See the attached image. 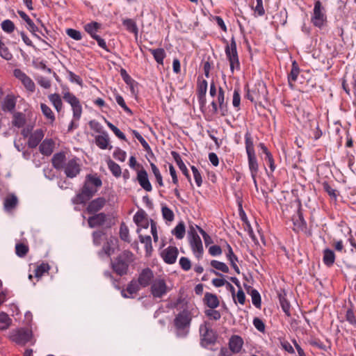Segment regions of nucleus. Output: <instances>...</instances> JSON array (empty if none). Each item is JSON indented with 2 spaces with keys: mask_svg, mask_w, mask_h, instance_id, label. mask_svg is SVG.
Segmentation results:
<instances>
[{
  "mask_svg": "<svg viewBox=\"0 0 356 356\" xmlns=\"http://www.w3.org/2000/svg\"><path fill=\"white\" fill-rule=\"evenodd\" d=\"M50 266L47 263H42L38 265L34 270L35 277L38 279L42 277L44 273H48Z\"/></svg>",
  "mask_w": 356,
  "mask_h": 356,
  "instance_id": "a18cd8bd",
  "label": "nucleus"
},
{
  "mask_svg": "<svg viewBox=\"0 0 356 356\" xmlns=\"http://www.w3.org/2000/svg\"><path fill=\"white\" fill-rule=\"evenodd\" d=\"M104 235L105 233L100 230L93 232L92 234L93 244L96 246H99Z\"/></svg>",
  "mask_w": 356,
  "mask_h": 356,
  "instance_id": "4d7b16f0",
  "label": "nucleus"
},
{
  "mask_svg": "<svg viewBox=\"0 0 356 356\" xmlns=\"http://www.w3.org/2000/svg\"><path fill=\"white\" fill-rule=\"evenodd\" d=\"M190 246L195 257L200 259L202 257L204 248L202 240L199 235L193 230L191 232Z\"/></svg>",
  "mask_w": 356,
  "mask_h": 356,
  "instance_id": "9b49d317",
  "label": "nucleus"
},
{
  "mask_svg": "<svg viewBox=\"0 0 356 356\" xmlns=\"http://www.w3.org/2000/svg\"><path fill=\"white\" fill-rule=\"evenodd\" d=\"M88 224L90 228L100 226L111 227L113 225L110 216L103 212L92 214L88 219Z\"/></svg>",
  "mask_w": 356,
  "mask_h": 356,
  "instance_id": "9d476101",
  "label": "nucleus"
},
{
  "mask_svg": "<svg viewBox=\"0 0 356 356\" xmlns=\"http://www.w3.org/2000/svg\"><path fill=\"white\" fill-rule=\"evenodd\" d=\"M211 104L215 113H217L219 111L222 116H226L228 114V106L225 101V90L222 87H219L216 99L213 100Z\"/></svg>",
  "mask_w": 356,
  "mask_h": 356,
  "instance_id": "6e6552de",
  "label": "nucleus"
},
{
  "mask_svg": "<svg viewBox=\"0 0 356 356\" xmlns=\"http://www.w3.org/2000/svg\"><path fill=\"white\" fill-rule=\"evenodd\" d=\"M293 224V230L297 233L303 232L306 229L307 223L304 220L302 213L300 210L292 217Z\"/></svg>",
  "mask_w": 356,
  "mask_h": 356,
  "instance_id": "aec40b11",
  "label": "nucleus"
},
{
  "mask_svg": "<svg viewBox=\"0 0 356 356\" xmlns=\"http://www.w3.org/2000/svg\"><path fill=\"white\" fill-rule=\"evenodd\" d=\"M1 29L8 33H11L15 30V24L10 19H6L1 22Z\"/></svg>",
  "mask_w": 356,
  "mask_h": 356,
  "instance_id": "052dcab7",
  "label": "nucleus"
},
{
  "mask_svg": "<svg viewBox=\"0 0 356 356\" xmlns=\"http://www.w3.org/2000/svg\"><path fill=\"white\" fill-rule=\"evenodd\" d=\"M346 320L351 325H356V313L352 309L346 311Z\"/></svg>",
  "mask_w": 356,
  "mask_h": 356,
  "instance_id": "774afa93",
  "label": "nucleus"
},
{
  "mask_svg": "<svg viewBox=\"0 0 356 356\" xmlns=\"http://www.w3.org/2000/svg\"><path fill=\"white\" fill-rule=\"evenodd\" d=\"M0 56L6 60H10L13 58V54L3 42L1 35H0Z\"/></svg>",
  "mask_w": 356,
  "mask_h": 356,
  "instance_id": "79ce46f5",
  "label": "nucleus"
},
{
  "mask_svg": "<svg viewBox=\"0 0 356 356\" xmlns=\"http://www.w3.org/2000/svg\"><path fill=\"white\" fill-rule=\"evenodd\" d=\"M246 97L252 102H257L260 101L261 99H264L265 95L263 92L261 94L259 92V89L257 88H254L251 90L248 89Z\"/></svg>",
  "mask_w": 356,
  "mask_h": 356,
  "instance_id": "58836bf2",
  "label": "nucleus"
},
{
  "mask_svg": "<svg viewBox=\"0 0 356 356\" xmlns=\"http://www.w3.org/2000/svg\"><path fill=\"white\" fill-rule=\"evenodd\" d=\"M178 254V249L175 246H168L167 248L164 249L161 253L162 259L168 264H175L177 261Z\"/></svg>",
  "mask_w": 356,
  "mask_h": 356,
  "instance_id": "dca6fc26",
  "label": "nucleus"
},
{
  "mask_svg": "<svg viewBox=\"0 0 356 356\" xmlns=\"http://www.w3.org/2000/svg\"><path fill=\"white\" fill-rule=\"evenodd\" d=\"M44 131L41 129H36L30 136L28 140V146L30 148L36 147L44 137Z\"/></svg>",
  "mask_w": 356,
  "mask_h": 356,
  "instance_id": "4be33fe9",
  "label": "nucleus"
},
{
  "mask_svg": "<svg viewBox=\"0 0 356 356\" xmlns=\"http://www.w3.org/2000/svg\"><path fill=\"white\" fill-rule=\"evenodd\" d=\"M108 168L113 174V175L115 177H120L122 174V170L120 166L114 162L113 161L109 159L107 161Z\"/></svg>",
  "mask_w": 356,
  "mask_h": 356,
  "instance_id": "49530a36",
  "label": "nucleus"
},
{
  "mask_svg": "<svg viewBox=\"0 0 356 356\" xmlns=\"http://www.w3.org/2000/svg\"><path fill=\"white\" fill-rule=\"evenodd\" d=\"M120 237L122 241L129 242V229L124 222L120 225Z\"/></svg>",
  "mask_w": 356,
  "mask_h": 356,
  "instance_id": "13d9d810",
  "label": "nucleus"
},
{
  "mask_svg": "<svg viewBox=\"0 0 356 356\" xmlns=\"http://www.w3.org/2000/svg\"><path fill=\"white\" fill-rule=\"evenodd\" d=\"M19 17L24 19L26 23V29L33 33V35L38 38L39 36L35 33L38 31V28L35 26L33 20L29 17V15L22 10L17 11Z\"/></svg>",
  "mask_w": 356,
  "mask_h": 356,
  "instance_id": "a878e982",
  "label": "nucleus"
},
{
  "mask_svg": "<svg viewBox=\"0 0 356 356\" xmlns=\"http://www.w3.org/2000/svg\"><path fill=\"white\" fill-rule=\"evenodd\" d=\"M106 124L109 129L115 134L117 137L124 140H126L125 135L117 127L108 121H106Z\"/></svg>",
  "mask_w": 356,
  "mask_h": 356,
  "instance_id": "0e129e2a",
  "label": "nucleus"
},
{
  "mask_svg": "<svg viewBox=\"0 0 356 356\" xmlns=\"http://www.w3.org/2000/svg\"><path fill=\"white\" fill-rule=\"evenodd\" d=\"M172 156L173 157L174 160L177 163V165L179 166V168L182 172V173L186 176L187 179L189 182L191 183V178L188 172V170L184 163L183 162L180 155L177 152L172 151L171 152Z\"/></svg>",
  "mask_w": 356,
  "mask_h": 356,
  "instance_id": "c85d7f7f",
  "label": "nucleus"
},
{
  "mask_svg": "<svg viewBox=\"0 0 356 356\" xmlns=\"http://www.w3.org/2000/svg\"><path fill=\"white\" fill-rule=\"evenodd\" d=\"M117 243V239L113 237H111L106 240V242L104 244L102 250L99 252V254L102 253H104L108 257H111L112 254L114 253L115 248Z\"/></svg>",
  "mask_w": 356,
  "mask_h": 356,
  "instance_id": "7c9ffc66",
  "label": "nucleus"
},
{
  "mask_svg": "<svg viewBox=\"0 0 356 356\" xmlns=\"http://www.w3.org/2000/svg\"><path fill=\"white\" fill-rule=\"evenodd\" d=\"M280 302L283 312L286 314V316H289L291 315V305L289 302L285 298L284 296H280Z\"/></svg>",
  "mask_w": 356,
  "mask_h": 356,
  "instance_id": "bf43d9fd",
  "label": "nucleus"
},
{
  "mask_svg": "<svg viewBox=\"0 0 356 356\" xmlns=\"http://www.w3.org/2000/svg\"><path fill=\"white\" fill-rule=\"evenodd\" d=\"M335 261V254L330 249H325L323 251V261L327 266H332Z\"/></svg>",
  "mask_w": 356,
  "mask_h": 356,
  "instance_id": "ea45409f",
  "label": "nucleus"
},
{
  "mask_svg": "<svg viewBox=\"0 0 356 356\" xmlns=\"http://www.w3.org/2000/svg\"><path fill=\"white\" fill-rule=\"evenodd\" d=\"M9 339L17 345L24 346L28 343L34 344L32 332L24 328H20L12 330L9 335Z\"/></svg>",
  "mask_w": 356,
  "mask_h": 356,
  "instance_id": "39448f33",
  "label": "nucleus"
},
{
  "mask_svg": "<svg viewBox=\"0 0 356 356\" xmlns=\"http://www.w3.org/2000/svg\"><path fill=\"white\" fill-rule=\"evenodd\" d=\"M226 246L227 248V258L229 261L230 264H231L232 267L234 268V270H235V272L237 274H239L240 270H239L238 266L236 264V261H238V257L234 254V253L232 250V248L229 244L226 243Z\"/></svg>",
  "mask_w": 356,
  "mask_h": 356,
  "instance_id": "72a5a7b5",
  "label": "nucleus"
},
{
  "mask_svg": "<svg viewBox=\"0 0 356 356\" xmlns=\"http://www.w3.org/2000/svg\"><path fill=\"white\" fill-rule=\"evenodd\" d=\"M65 161L66 156L64 152L56 153L51 159L52 165L58 170H63L66 163Z\"/></svg>",
  "mask_w": 356,
  "mask_h": 356,
  "instance_id": "bb28decb",
  "label": "nucleus"
},
{
  "mask_svg": "<svg viewBox=\"0 0 356 356\" xmlns=\"http://www.w3.org/2000/svg\"><path fill=\"white\" fill-rule=\"evenodd\" d=\"M136 180L145 191L147 192L152 191V186L149 180L147 172L143 166L137 171Z\"/></svg>",
  "mask_w": 356,
  "mask_h": 356,
  "instance_id": "2eb2a0df",
  "label": "nucleus"
},
{
  "mask_svg": "<svg viewBox=\"0 0 356 356\" xmlns=\"http://www.w3.org/2000/svg\"><path fill=\"white\" fill-rule=\"evenodd\" d=\"M16 98L13 95H7L1 103V108L4 112H13L16 106Z\"/></svg>",
  "mask_w": 356,
  "mask_h": 356,
  "instance_id": "393cba45",
  "label": "nucleus"
},
{
  "mask_svg": "<svg viewBox=\"0 0 356 356\" xmlns=\"http://www.w3.org/2000/svg\"><path fill=\"white\" fill-rule=\"evenodd\" d=\"M204 302L209 309H216L220 305L218 296L216 294L209 292L204 294Z\"/></svg>",
  "mask_w": 356,
  "mask_h": 356,
  "instance_id": "c756f323",
  "label": "nucleus"
},
{
  "mask_svg": "<svg viewBox=\"0 0 356 356\" xmlns=\"http://www.w3.org/2000/svg\"><path fill=\"white\" fill-rule=\"evenodd\" d=\"M200 334L202 343L204 345L213 344L216 341V338L215 332L207 323L200 326Z\"/></svg>",
  "mask_w": 356,
  "mask_h": 356,
  "instance_id": "ddd939ff",
  "label": "nucleus"
},
{
  "mask_svg": "<svg viewBox=\"0 0 356 356\" xmlns=\"http://www.w3.org/2000/svg\"><path fill=\"white\" fill-rule=\"evenodd\" d=\"M55 143L52 139H44L39 147L40 152L42 154L49 156L52 154L54 149Z\"/></svg>",
  "mask_w": 356,
  "mask_h": 356,
  "instance_id": "cd10ccee",
  "label": "nucleus"
},
{
  "mask_svg": "<svg viewBox=\"0 0 356 356\" xmlns=\"http://www.w3.org/2000/svg\"><path fill=\"white\" fill-rule=\"evenodd\" d=\"M225 42L226 43L225 52L229 62L230 70L233 74L235 69L238 70H240V62L236 49V42L234 38H232L230 43H228L226 40H225Z\"/></svg>",
  "mask_w": 356,
  "mask_h": 356,
  "instance_id": "20e7f679",
  "label": "nucleus"
},
{
  "mask_svg": "<svg viewBox=\"0 0 356 356\" xmlns=\"http://www.w3.org/2000/svg\"><path fill=\"white\" fill-rule=\"evenodd\" d=\"M48 98L56 111L60 113L63 110V107L60 95L58 93H54L49 95Z\"/></svg>",
  "mask_w": 356,
  "mask_h": 356,
  "instance_id": "4c0bfd02",
  "label": "nucleus"
},
{
  "mask_svg": "<svg viewBox=\"0 0 356 356\" xmlns=\"http://www.w3.org/2000/svg\"><path fill=\"white\" fill-rule=\"evenodd\" d=\"M172 234L178 239H181L185 235V225L183 222H180L172 230Z\"/></svg>",
  "mask_w": 356,
  "mask_h": 356,
  "instance_id": "603ef678",
  "label": "nucleus"
},
{
  "mask_svg": "<svg viewBox=\"0 0 356 356\" xmlns=\"http://www.w3.org/2000/svg\"><path fill=\"white\" fill-rule=\"evenodd\" d=\"M311 21L315 26L318 28L323 27L327 22L325 8L320 1H316L314 3Z\"/></svg>",
  "mask_w": 356,
  "mask_h": 356,
  "instance_id": "1a4fd4ad",
  "label": "nucleus"
},
{
  "mask_svg": "<svg viewBox=\"0 0 356 356\" xmlns=\"http://www.w3.org/2000/svg\"><path fill=\"white\" fill-rule=\"evenodd\" d=\"M66 34L71 38L75 40H81L82 39V34L79 31L74 29H66Z\"/></svg>",
  "mask_w": 356,
  "mask_h": 356,
  "instance_id": "338daca9",
  "label": "nucleus"
},
{
  "mask_svg": "<svg viewBox=\"0 0 356 356\" xmlns=\"http://www.w3.org/2000/svg\"><path fill=\"white\" fill-rule=\"evenodd\" d=\"M232 104L236 111L240 110L241 95H240V89L238 88H234V90L233 92Z\"/></svg>",
  "mask_w": 356,
  "mask_h": 356,
  "instance_id": "6e6d98bb",
  "label": "nucleus"
},
{
  "mask_svg": "<svg viewBox=\"0 0 356 356\" xmlns=\"http://www.w3.org/2000/svg\"><path fill=\"white\" fill-rule=\"evenodd\" d=\"M170 291L164 277H157L152 282L150 292L154 298H161Z\"/></svg>",
  "mask_w": 356,
  "mask_h": 356,
  "instance_id": "0eeeda50",
  "label": "nucleus"
},
{
  "mask_svg": "<svg viewBox=\"0 0 356 356\" xmlns=\"http://www.w3.org/2000/svg\"><path fill=\"white\" fill-rule=\"evenodd\" d=\"M207 86V81L200 77H198L197 83V95H206Z\"/></svg>",
  "mask_w": 356,
  "mask_h": 356,
  "instance_id": "3c124183",
  "label": "nucleus"
},
{
  "mask_svg": "<svg viewBox=\"0 0 356 356\" xmlns=\"http://www.w3.org/2000/svg\"><path fill=\"white\" fill-rule=\"evenodd\" d=\"M65 175L69 178L76 177L81 172L79 159L74 157L70 159L63 168Z\"/></svg>",
  "mask_w": 356,
  "mask_h": 356,
  "instance_id": "f8f14e48",
  "label": "nucleus"
},
{
  "mask_svg": "<svg viewBox=\"0 0 356 356\" xmlns=\"http://www.w3.org/2000/svg\"><path fill=\"white\" fill-rule=\"evenodd\" d=\"M143 287L136 279H133L127 284L125 290H122L121 294L125 298H134V295L136 294Z\"/></svg>",
  "mask_w": 356,
  "mask_h": 356,
  "instance_id": "6ab92c4d",
  "label": "nucleus"
},
{
  "mask_svg": "<svg viewBox=\"0 0 356 356\" xmlns=\"http://www.w3.org/2000/svg\"><path fill=\"white\" fill-rule=\"evenodd\" d=\"M211 266L216 270H220L222 273H228L229 267L226 265V264L219 261L217 260H212L211 261Z\"/></svg>",
  "mask_w": 356,
  "mask_h": 356,
  "instance_id": "5fc2aeb1",
  "label": "nucleus"
},
{
  "mask_svg": "<svg viewBox=\"0 0 356 356\" xmlns=\"http://www.w3.org/2000/svg\"><path fill=\"white\" fill-rule=\"evenodd\" d=\"M12 320L6 313H0V330H6L11 325Z\"/></svg>",
  "mask_w": 356,
  "mask_h": 356,
  "instance_id": "de8ad7c7",
  "label": "nucleus"
},
{
  "mask_svg": "<svg viewBox=\"0 0 356 356\" xmlns=\"http://www.w3.org/2000/svg\"><path fill=\"white\" fill-rule=\"evenodd\" d=\"M248 293H250L252 298V302L254 307L260 309L261 305V299L258 291L254 289H251V290L250 291H248Z\"/></svg>",
  "mask_w": 356,
  "mask_h": 356,
  "instance_id": "c03bdc74",
  "label": "nucleus"
},
{
  "mask_svg": "<svg viewBox=\"0 0 356 356\" xmlns=\"http://www.w3.org/2000/svg\"><path fill=\"white\" fill-rule=\"evenodd\" d=\"M244 138L247 155L255 154L254 141L251 133L249 131H247L245 134Z\"/></svg>",
  "mask_w": 356,
  "mask_h": 356,
  "instance_id": "c9c22d12",
  "label": "nucleus"
},
{
  "mask_svg": "<svg viewBox=\"0 0 356 356\" xmlns=\"http://www.w3.org/2000/svg\"><path fill=\"white\" fill-rule=\"evenodd\" d=\"M109 143V136L106 131H102L101 135H98L95 137V144L102 149H111L112 146L110 145Z\"/></svg>",
  "mask_w": 356,
  "mask_h": 356,
  "instance_id": "b1692460",
  "label": "nucleus"
},
{
  "mask_svg": "<svg viewBox=\"0 0 356 356\" xmlns=\"http://www.w3.org/2000/svg\"><path fill=\"white\" fill-rule=\"evenodd\" d=\"M29 250V246L24 243H17L15 245V253L19 257H24Z\"/></svg>",
  "mask_w": 356,
  "mask_h": 356,
  "instance_id": "864d4df0",
  "label": "nucleus"
},
{
  "mask_svg": "<svg viewBox=\"0 0 356 356\" xmlns=\"http://www.w3.org/2000/svg\"><path fill=\"white\" fill-rule=\"evenodd\" d=\"M26 122L25 114L21 112L15 113L13 115L12 124L13 126L22 128Z\"/></svg>",
  "mask_w": 356,
  "mask_h": 356,
  "instance_id": "e433bc0d",
  "label": "nucleus"
},
{
  "mask_svg": "<svg viewBox=\"0 0 356 356\" xmlns=\"http://www.w3.org/2000/svg\"><path fill=\"white\" fill-rule=\"evenodd\" d=\"M18 203L17 196L13 193L8 194L3 202V207L6 211H10L15 209Z\"/></svg>",
  "mask_w": 356,
  "mask_h": 356,
  "instance_id": "f704fd0d",
  "label": "nucleus"
},
{
  "mask_svg": "<svg viewBox=\"0 0 356 356\" xmlns=\"http://www.w3.org/2000/svg\"><path fill=\"white\" fill-rule=\"evenodd\" d=\"M191 320V313L186 309L175 316L173 323L177 337L183 338L188 335Z\"/></svg>",
  "mask_w": 356,
  "mask_h": 356,
  "instance_id": "7ed1b4c3",
  "label": "nucleus"
},
{
  "mask_svg": "<svg viewBox=\"0 0 356 356\" xmlns=\"http://www.w3.org/2000/svg\"><path fill=\"white\" fill-rule=\"evenodd\" d=\"M102 186V179L97 174L87 175L80 192L74 198V203L77 204L86 203L97 193Z\"/></svg>",
  "mask_w": 356,
  "mask_h": 356,
  "instance_id": "f257e3e1",
  "label": "nucleus"
},
{
  "mask_svg": "<svg viewBox=\"0 0 356 356\" xmlns=\"http://www.w3.org/2000/svg\"><path fill=\"white\" fill-rule=\"evenodd\" d=\"M149 51L153 55L155 60L161 65H163V60L165 57V52L163 49L158 48V49H150Z\"/></svg>",
  "mask_w": 356,
  "mask_h": 356,
  "instance_id": "a19ab883",
  "label": "nucleus"
},
{
  "mask_svg": "<svg viewBox=\"0 0 356 356\" xmlns=\"http://www.w3.org/2000/svg\"><path fill=\"white\" fill-rule=\"evenodd\" d=\"M179 264L181 269L184 271H188L191 268V262L188 257H181L179 259Z\"/></svg>",
  "mask_w": 356,
  "mask_h": 356,
  "instance_id": "69168bd1",
  "label": "nucleus"
},
{
  "mask_svg": "<svg viewBox=\"0 0 356 356\" xmlns=\"http://www.w3.org/2000/svg\"><path fill=\"white\" fill-rule=\"evenodd\" d=\"M63 98L65 102L71 106L74 120H79L83 112L82 106L79 99L73 93L70 92L68 88H67L65 90L63 91Z\"/></svg>",
  "mask_w": 356,
  "mask_h": 356,
  "instance_id": "423d86ee",
  "label": "nucleus"
},
{
  "mask_svg": "<svg viewBox=\"0 0 356 356\" xmlns=\"http://www.w3.org/2000/svg\"><path fill=\"white\" fill-rule=\"evenodd\" d=\"M243 339L238 335H232L229 339V348L232 353H239L243 346Z\"/></svg>",
  "mask_w": 356,
  "mask_h": 356,
  "instance_id": "412c9836",
  "label": "nucleus"
},
{
  "mask_svg": "<svg viewBox=\"0 0 356 356\" xmlns=\"http://www.w3.org/2000/svg\"><path fill=\"white\" fill-rule=\"evenodd\" d=\"M106 203V200L104 197H97L88 203L86 207V212L89 214L97 213L104 208Z\"/></svg>",
  "mask_w": 356,
  "mask_h": 356,
  "instance_id": "a211bd4d",
  "label": "nucleus"
},
{
  "mask_svg": "<svg viewBox=\"0 0 356 356\" xmlns=\"http://www.w3.org/2000/svg\"><path fill=\"white\" fill-rule=\"evenodd\" d=\"M163 217L165 220L168 221H172L175 218V215L173 211L168 208V207L165 206L162 207L161 209Z\"/></svg>",
  "mask_w": 356,
  "mask_h": 356,
  "instance_id": "680f3d73",
  "label": "nucleus"
},
{
  "mask_svg": "<svg viewBox=\"0 0 356 356\" xmlns=\"http://www.w3.org/2000/svg\"><path fill=\"white\" fill-rule=\"evenodd\" d=\"M300 73L299 66L296 60L293 61L291 65V70L288 74V82L289 86L293 88V83L296 81L298 74Z\"/></svg>",
  "mask_w": 356,
  "mask_h": 356,
  "instance_id": "2f4dec72",
  "label": "nucleus"
},
{
  "mask_svg": "<svg viewBox=\"0 0 356 356\" xmlns=\"http://www.w3.org/2000/svg\"><path fill=\"white\" fill-rule=\"evenodd\" d=\"M134 221L138 226L147 229L149 226L148 220L145 211H137L134 216Z\"/></svg>",
  "mask_w": 356,
  "mask_h": 356,
  "instance_id": "473e14b6",
  "label": "nucleus"
},
{
  "mask_svg": "<svg viewBox=\"0 0 356 356\" xmlns=\"http://www.w3.org/2000/svg\"><path fill=\"white\" fill-rule=\"evenodd\" d=\"M154 272L149 268H145L138 273L136 279L143 288H146L151 285L154 281Z\"/></svg>",
  "mask_w": 356,
  "mask_h": 356,
  "instance_id": "4468645a",
  "label": "nucleus"
},
{
  "mask_svg": "<svg viewBox=\"0 0 356 356\" xmlns=\"http://www.w3.org/2000/svg\"><path fill=\"white\" fill-rule=\"evenodd\" d=\"M134 254L129 250H124L111 260V266L114 273L119 276L129 273V266L134 261Z\"/></svg>",
  "mask_w": 356,
  "mask_h": 356,
  "instance_id": "f03ea898",
  "label": "nucleus"
},
{
  "mask_svg": "<svg viewBox=\"0 0 356 356\" xmlns=\"http://www.w3.org/2000/svg\"><path fill=\"white\" fill-rule=\"evenodd\" d=\"M122 24L125 26L126 29L135 34H138V29L136 22L132 19H124L122 20Z\"/></svg>",
  "mask_w": 356,
  "mask_h": 356,
  "instance_id": "37998d69",
  "label": "nucleus"
},
{
  "mask_svg": "<svg viewBox=\"0 0 356 356\" xmlns=\"http://www.w3.org/2000/svg\"><path fill=\"white\" fill-rule=\"evenodd\" d=\"M205 314L211 320L218 321L221 318V314L219 311L215 309H209L205 311Z\"/></svg>",
  "mask_w": 356,
  "mask_h": 356,
  "instance_id": "e2e57ef3",
  "label": "nucleus"
},
{
  "mask_svg": "<svg viewBox=\"0 0 356 356\" xmlns=\"http://www.w3.org/2000/svg\"><path fill=\"white\" fill-rule=\"evenodd\" d=\"M248 168L251 174V177L253 180V182L254 184V186H257V176L258 175L259 172V164L257 158L255 154H248Z\"/></svg>",
  "mask_w": 356,
  "mask_h": 356,
  "instance_id": "f3484780",
  "label": "nucleus"
},
{
  "mask_svg": "<svg viewBox=\"0 0 356 356\" xmlns=\"http://www.w3.org/2000/svg\"><path fill=\"white\" fill-rule=\"evenodd\" d=\"M40 108L42 114L45 116L47 119L50 120L51 122H54L55 115L49 106L44 103L40 104Z\"/></svg>",
  "mask_w": 356,
  "mask_h": 356,
  "instance_id": "09e8293b",
  "label": "nucleus"
},
{
  "mask_svg": "<svg viewBox=\"0 0 356 356\" xmlns=\"http://www.w3.org/2000/svg\"><path fill=\"white\" fill-rule=\"evenodd\" d=\"M102 24L99 22L92 21L83 26L84 31L92 38L95 39L99 35L97 33L101 30Z\"/></svg>",
  "mask_w": 356,
  "mask_h": 356,
  "instance_id": "5701e85b",
  "label": "nucleus"
},
{
  "mask_svg": "<svg viewBox=\"0 0 356 356\" xmlns=\"http://www.w3.org/2000/svg\"><path fill=\"white\" fill-rule=\"evenodd\" d=\"M139 239L140 243L145 245L146 253L149 254L152 251V238L150 236L139 235Z\"/></svg>",
  "mask_w": 356,
  "mask_h": 356,
  "instance_id": "8fccbe9b",
  "label": "nucleus"
}]
</instances>
